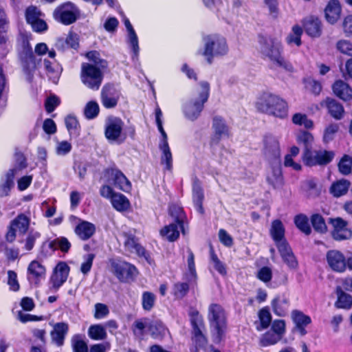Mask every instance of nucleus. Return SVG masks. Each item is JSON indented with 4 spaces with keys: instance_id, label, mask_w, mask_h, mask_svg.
Returning a JSON list of instances; mask_svg holds the SVG:
<instances>
[{
    "instance_id": "obj_15",
    "label": "nucleus",
    "mask_w": 352,
    "mask_h": 352,
    "mask_svg": "<svg viewBox=\"0 0 352 352\" xmlns=\"http://www.w3.org/2000/svg\"><path fill=\"white\" fill-rule=\"evenodd\" d=\"M331 223L333 226L332 236L335 240H345L351 236V232L347 228V223L342 219H331Z\"/></svg>"
},
{
    "instance_id": "obj_19",
    "label": "nucleus",
    "mask_w": 352,
    "mask_h": 352,
    "mask_svg": "<svg viewBox=\"0 0 352 352\" xmlns=\"http://www.w3.org/2000/svg\"><path fill=\"white\" fill-rule=\"evenodd\" d=\"M69 330V327L67 323L58 322L54 324V329L51 332V338L52 342L57 346H60L64 343L65 336Z\"/></svg>"
},
{
    "instance_id": "obj_61",
    "label": "nucleus",
    "mask_w": 352,
    "mask_h": 352,
    "mask_svg": "<svg viewBox=\"0 0 352 352\" xmlns=\"http://www.w3.org/2000/svg\"><path fill=\"white\" fill-rule=\"evenodd\" d=\"M60 100L55 95H50L45 100V107L47 113H52L59 105Z\"/></svg>"
},
{
    "instance_id": "obj_8",
    "label": "nucleus",
    "mask_w": 352,
    "mask_h": 352,
    "mask_svg": "<svg viewBox=\"0 0 352 352\" xmlns=\"http://www.w3.org/2000/svg\"><path fill=\"white\" fill-rule=\"evenodd\" d=\"M334 157L335 153L332 151L307 149L303 152L302 160L305 164L309 166H324L330 163Z\"/></svg>"
},
{
    "instance_id": "obj_13",
    "label": "nucleus",
    "mask_w": 352,
    "mask_h": 352,
    "mask_svg": "<svg viewBox=\"0 0 352 352\" xmlns=\"http://www.w3.org/2000/svg\"><path fill=\"white\" fill-rule=\"evenodd\" d=\"M119 93L113 85H106L101 91V102L102 105L107 109L115 107L118 101Z\"/></svg>"
},
{
    "instance_id": "obj_42",
    "label": "nucleus",
    "mask_w": 352,
    "mask_h": 352,
    "mask_svg": "<svg viewBox=\"0 0 352 352\" xmlns=\"http://www.w3.org/2000/svg\"><path fill=\"white\" fill-rule=\"evenodd\" d=\"M88 335L91 339L95 340H104L107 338L106 331L100 324L90 326L88 330Z\"/></svg>"
},
{
    "instance_id": "obj_5",
    "label": "nucleus",
    "mask_w": 352,
    "mask_h": 352,
    "mask_svg": "<svg viewBox=\"0 0 352 352\" xmlns=\"http://www.w3.org/2000/svg\"><path fill=\"white\" fill-rule=\"evenodd\" d=\"M204 50L200 54L206 57L209 63L214 56H223L228 52L226 39L219 34H210L203 38Z\"/></svg>"
},
{
    "instance_id": "obj_33",
    "label": "nucleus",
    "mask_w": 352,
    "mask_h": 352,
    "mask_svg": "<svg viewBox=\"0 0 352 352\" xmlns=\"http://www.w3.org/2000/svg\"><path fill=\"white\" fill-rule=\"evenodd\" d=\"M124 238V246L127 250L131 252H135L139 256H145L146 252L144 248L136 242V240L133 236L125 234Z\"/></svg>"
},
{
    "instance_id": "obj_49",
    "label": "nucleus",
    "mask_w": 352,
    "mask_h": 352,
    "mask_svg": "<svg viewBox=\"0 0 352 352\" xmlns=\"http://www.w3.org/2000/svg\"><path fill=\"white\" fill-rule=\"evenodd\" d=\"M311 221L312 226L316 231L320 233H324L327 231V227L323 217L321 215L318 214L312 215Z\"/></svg>"
},
{
    "instance_id": "obj_29",
    "label": "nucleus",
    "mask_w": 352,
    "mask_h": 352,
    "mask_svg": "<svg viewBox=\"0 0 352 352\" xmlns=\"http://www.w3.org/2000/svg\"><path fill=\"white\" fill-rule=\"evenodd\" d=\"M212 128L214 131V138L217 141L229 135V129L225 121L220 117H214L212 122Z\"/></svg>"
},
{
    "instance_id": "obj_38",
    "label": "nucleus",
    "mask_w": 352,
    "mask_h": 352,
    "mask_svg": "<svg viewBox=\"0 0 352 352\" xmlns=\"http://www.w3.org/2000/svg\"><path fill=\"white\" fill-rule=\"evenodd\" d=\"M338 300L336 306L338 308L350 309L352 305V297L349 294L344 293L340 287L336 289Z\"/></svg>"
},
{
    "instance_id": "obj_48",
    "label": "nucleus",
    "mask_w": 352,
    "mask_h": 352,
    "mask_svg": "<svg viewBox=\"0 0 352 352\" xmlns=\"http://www.w3.org/2000/svg\"><path fill=\"white\" fill-rule=\"evenodd\" d=\"M338 168L342 175H349L352 170V158L351 157L344 155L338 163Z\"/></svg>"
},
{
    "instance_id": "obj_3",
    "label": "nucleus",
    "mask_w": 352,
    "mask_h": 352,
    "mask_svg": "<svg viewBox=\"0 0 352 352\" xmlns=\"http://www.w3.org/2000/svg\"><path fill=\"white\" fill-rule=\"evenodd\" d=\"M260 52L265 56L268 57L276 65L284 68L287 71L292 70V65L286 61L280 55V43L270 37H259Z\"/></svg>"
},
{
    "instance_id": "obj_35",
    "label": "nucleus",
    "mask_w": 352,
    "mask_h": 352,
    "mask_svg": "<svg viewBox=\"0 0 352 352\" xmlns=\"http://www.w3.org/2000/svg\"><path fill=\"white\" fill-rule=\"evenodd\" d=\"M44 67L47 71L49 78L55 84L57 83L60 76V69L55 61L52 62L47 59L43 60Z\"/></svg>"
},
{
    "instance_id": "obj_39",
    "label": "nucleus",
    "mask_w": 352,
    "mask_h": 352,
    "mask_svg": "<svg viewBox=\"0 0 352 352\" xmlns=\"http://www.w3.org/2000/svg\"><path fill=\"white\" fill-rule=\"evenodd\" d=\"M49 246L52 250H60L63 252H67L71 248V243L65 237H58L50 241Z\"/></svg>"
},
{
    "instance_id": "obj_56",
    "label": "nucleus",
    "mask_w": 352,
    "mask_h": 352,
    "mask_svg": "<svg viewBox=\"0 0 352 352\" xmlns=\"http://www.w3.org/2000/svg\"><path fill=\"white\" fill-rule=\"evenodd\" d=\"M169 213L174 218L175 222L178 223V224H183L184 214L180 206L176 205L170 206Z\"/></svg>"
},
{
    "instance_id": "obj_9",
    "label": "nucleus",
    "mask_w": 352,
    "mask_h": 352,
    "mask_svg": "<svg viewBox=\"0 0 352 352\" xmlns=\"http://www.w3.org/2000/svg\"><path fill=\"white\" fill-rule=\"evenodd\" d=\"M53 15L56 21L67 25L77 20L80 15V10L75 4L67 2L57 7Z\"/></svg>"
},
{
    "instance_id": "obj_32",
    "label": "nucleus",
    "mask_w": 352,
    "mask_h": 352,
    "mask_svg": "<svg viewBox=\"0 0 352 352\" xmlns=\"http://www.w3.org/2000/svg\"><path fill=\"white\" fill-rule=\"evenodd\" d=\"M350 184V182L346 179L338 180L332 184L330 192L334 197H341L348 192Z\"/></svg>"
},
{
    "instance_id": "obj_18",
    "label": "nucleus",
    "mask_w": 352,
    "mask_h": 352,
    "mask_svg": "<svg viewBox=\"0 0 352 352\" xmlns=\"http://www.w3.org/2000/svg\"><path fill=\"white\" fill-rule=\"evenodd\" d=\"M110 178L112 184L119 189L128 192L131 189V183L125 175L119 170L111 169L109 172Z\"/></svg>"
},
{
    "instance_id": "obj_54",
    "label": "nucleus",
    "mask_w": 352,
    "mask_h": 352,
    "mask_svg": "<svg viewBox=\"0 0 352 352\" xmlns=\"http://www.w3.org/2000/svg\"><path fill=\"white\" fill-rule=\"evenodd\" d=\"M94 258L95 254H88L83 256V262L80 265V272L84 275H87L90 272Z\"/></svg>"
},
{
    "instance_id": "obj_37",
    "label": "nucleus",
    "mask_w": 352,
    "mask_h": 352,
    "mask_svg": "<svg viewBox=\"0 0 352 352\" xmlns=\"http://www.w3.org/2000/svg\"><path fill=\"white\" fill-rule=\"evenodd\" d=\"M111 202L113 207L118 211L126 210L130 205L126 197L120 193H116L112 195Z\"/></svg>"
},
{
    "instance_id": "obj_57",
    "label": "nucleus",
    "mask_w": 352,
    "mask_h": 352,
    "mask_svg": "<svg viewBox=\"0 0 352 352\" xmlns=\"http://www.w3.org/2000/svg\"><path fill=\"white\" fill-rule=\"evenodd\" d=\"M256 277L265 283H269L272 278V271L269 267H261L256 274Z\"/></svg>"
},
{
    "instance_id": "obj_60",
    "label": "nucleus",
    "mask_w": 352,
    "mask_h": 352,
    "mask_svg": "<svg viewBox=\"0 0 352 352\" xmlns=\"http://www.w3.org/2000/svg\"><path fill=\"white\" fill-rule=\"evenodd\" d=\"M189 290V285L186 283H178L174 285V295L177 298L184 297Z\"/></svg>"
},
{
    "instance_id": "obj_64",
    "label": "nucleus",
    "mask_w": 352,
    "mask_h": 352,
    "mask_svg": "<svg viewBox=\"0 0 352 352\" xmlns=\"http://www.w3.org/2000/svg\"><path fill=\"white\" fill-rule=\"evenodd\" d=\"M342 28L346 36H352V14L347 15L344 18Z\"/></svg>"
},
{
    "instance_id": "obj_26",
    "label": "nucleus",
    "mask_w": 352,
    "mask_h": 352,
    "mask_svg": "<svg viewBox=\"0 0 352 352\" xmlns=\"http://www.w3.org/2000/svg\"><path fill=\"white\" fill-rule=\"evenodd\" d=\"M274 313L278 316H285L289 309V300L285 296H277L272 302Z\"/></svg>"
},
{
    "instance_id": "obj_53",
    "label": "nucleus",
    "mask_w": 352,
    "mask_h": 352,
    "mask_svg": "<svg viewBox=\"0 0 352 352\" xmlns=\"http://www.w3.org/2000/svg\"><path fill=\"white\" fill-rule=\"evenodd\" d=\"M292 121L295 124L303 125L307 129H310L313 126V122L308 119L305 114H294L292 118Z\"/></svg>"
},
{
    "instance_id": "obj_12",
    "label": "nucleus",
    "mask_w": 352,
    "mask_h": 352,
    "mask_svg": "<svg viewBox=\"0 0 352 352\" xmlns=\"http://www.w3.org/2000/svg\"><path fill=\"white\" fill-rule=\"evenodd\" d=\"M70 268L65 262H59L54 269L50 278L52 287L57 290L67 279Z\"/></svg>"
},
{
    "instance_id": "obj_44",
    "label": "nucleus",
    "mask_w": 352,
    "mask_h": 352,
    "mask_svg": "<svg viewBox=\"0 0 352 352\" xmlns=\"http://www.w3.org/2000/svg\"><path fill=\"white\" fill-rule=\"evenodd\" d=\"M282 339L279 338L278 335H276L272 331H267L263 334L259 340V344L261 346H267L276 344Z\"/></svg>"
},
{
    "instance_id": "obj_31",
    "label": "nucleus",
    "mask_w": 352,
    "mask_h": 352,
    "mask_svg": "<svg viewBox=\"0 0 352 352\" xmlns=\"http://www.w3.org/2000/svg\"><path fill=\"white\" fill-rule=\"evenodd\" d=\"M270 234L276 243L285 241V228L283 223L278 220H274L272 223Z\"/></svg>"
},
{
    "instance_id": "obj_23",
    "label": "nucleus",
    "mask_w": 352,
    "mask_h": 352,
    "mask_svg": "<svg viewBox=\"0 0 352 352\" xmlns=\"http://www.w3.org/2000/svg\"><path fill=\"white\" fill-rule=\"evenodd\" d=\"M17 170V168L10 169L2 178L0 184V197L7 196L14 186V179Z\"/></svg>"
},
{
    "instance_id": "obj_6",
    "label": "nucleus",
    "mask_w": 352,
    "mask_h": 352,
    "mask_svg": "<svg viewBox=\"0 0 352 352\" xmlns=\"http://www.w3.org/2000/svg\"><path fill=\"white\" fill-rule=\"evenodd\" d=\"M103 70L91 63H84L81 65L80 79L88 88L98 90L103 79Z\"/></svg>"
},
{
    "instance_id": "obj_62",
    "label": "nucleus",
    "mask_w": 352,
    "mask_h": 352,
    "mask_svg": "<svg viewBox=\"0 0 352 352\" xmlns=\"http://www.w3.org/2000/svg\"><path fill=\"white\" fill-rule=\"evenodd\" d=\"M210 258L214 269L222 275L226 274L225 265L220 261L212 249L210 250Z\"/></svg>"
},
{
    "instance_id": "obj_51",
    "label": "nucleus",
    "mask_w": 352,
    "mask_h": 352,
    "mask_svg": "<svg viewBox=\"0 0 352 352\" xmlns=\"http://www.w3.org/2000/svg\"><path fill=\"white\" fill-rule=\"evenodd\" d=\"M99 110L98 104L95 101H90L86 104L84 113L87 118L93 119L98 116Z\"/></svg>"
},
{
    "instance_id": "obj_27",
    "label": "nucleus",
    "mask_w": 352,
    "mask_h": 352,
    "mask_svg": "<svg viewBox=\"0 0 352 352\" xmlns=\"http://www.w3.org/2000/svg\"><path fill=\"white\" fill-rule=\"evenodd\" d=\"M321 105H325L329 113L332 117L337 120L341 119L344 113V108L341 104L334 99L327 98L321 102Z\"/></svg>"
},
{
    "instance_id": "obj_59",
    "label": "nucleus",
    "mask_w": 352,
    "mask_h": 352,
    "mask_svg": "<svg viewBox=\"0 0 352 352\" xmlns=\"http://www.w3.org/2000/svg\"><path fill=\"white\" fill-rule=\"evenodd\" d=\"M272 331L283 338L285 333V322L283 320H275L272 324Z\"/></svg>"
},
{
    "instance_id": "obj_28",
    "label": "nucleus",
    "mask_w": 352,
    "mask_h": 352,
    "mask_svg": "<svg viewBox=\"0 0 352 352\" xmlns=\"http://www.w3.org/2000/svg\"><path fill=\"white\" fill-rule=\"evenodd\" d=\"M305 32L309 36L317 38L321 34L320 21L317 18L311 17L307 19L304 23Z\"/></svg>"
},
{
    "instance_id": "obj_36",
    "label": "nucleus",
    "mask_w": 352,
    "mask_h": 352,
    "mask_svg": "<svg viewBox=\"0 0 352 352\" xmlns=\"http://www.w3.org/2000/svg\"><path fill=\"white\" fill-rule=\"evenodd\" d=\"M162 151L161 163L165 164L166 169L171 170L173 168V156L168 144H159Z\"/></svg>"
},
{
    "instance_id": "obj_34",
    "label": "nucleus",
    "mask_w": 352,
    "mask_h": 352,
    "mask_svg": "<svg viewBox=\"0 0 352 352\" xmlns=\"http://www.w3.org/2000/svg\"><path fill=\"white\" fill-rule=\"evenodd\" d=\"M10 225H12V228H14L16 231H19V233L24 234L29 228L30 219L25 214H21L12 220Z\"/></svg>"
},
{
    "instance_id": "obj_43",
    "label": "nucleus",
    "mask_w": 352,
    "mask_h": 352,
    "mask_svg": "<svg viewBox=\"0 0 352 352\" xmlns=\"http://www.w3.org/2000/svg\"><path fill=\"white\" fill-rule=\"evenodd\" d=\"M148 327L151 336L155 338H162L166 334L167 331L166 327L160 321H154L151 322Z\"/></svg>"
},
{
    "instance_id": "obj_50",
    "label": "nucleus",
    "mask_w": 352,
    "mask_h": 352,
    "mask_svg": "<svg viewBox=\"0 0 352 352\" xmlns=\"http://www.w3.org/2000/svg\"><path fill=\"white\" fill-rule=\"evenodd\" d=\"M337 50L346 56L352 57V43L346 39L339 40L336 45Z\"/></svg>"
},
{
    "instance_id": "obj_20",
    "label": "nucleus",
    "mask_w": 352,
    "mask_h": 352,
    "mask_svg": "<svg viewBox=\"0 0 352 352\" xmlns=\"http://www.w3.org/2000/svg\"><path fill=\"white\" fill-rule=\"evenodd\" d=\"M265 153L267 155L278 157L280 154L278 138L272 135H267L264 140Z\"/></svg>"
},
{
    "instance_id": "obj_4",
    "label": "nucleus",
    "mask_w": 352,
    "mask_h": 352,
    "mask_svg": "<svg viewBox=\"0 0 352 352\" xmlns=\"http://www.w3.org/2000/svg\"><path fill=\"white\" fill-rule=\"evenodd\" d=\"M208 320L212 340L215 343H219L223 338L226 329L225 311L221 306L212 304L209 307Z\"/></svg>"
},
{
    "instance_id": "obj_17",
    "label": "nucleus",
    "mask_w": 352,
    "mask_h": 352,
    "mask_svg": "<svg viewBox=\"0 0 352 352\" xmlns=\"http://www.w3.org/2000/svg\"><path fill=\"white\" fill-rule=\"evenodd\" d=\"M342 8L338 0H330L324 8V16L328 23H336L340 17Z\"/></svg>"
},
{
    "instance_id": "obj_14",
    "label": "nucleus",
    "mask_w": 352,
    "mask_h": 352,
    "mask_svg": "<svg viewBox=\"0 0 352 352\" xmlns=\"http://www.w3.org/2000/svg\"><path fill=\"white\" fill-rule=\"evenodd\" d=\"M45 267L38 261H32L28 267V280L32 284L38 285L45 278Z\"/></svg>"
},
{
    "instance_id": "obj_46",
    "label": "nucleus",
    "mask_w": 352,
    "mask_h": 352,
    "mask_svg": "<svg viewBox=\"0 0 352 352\" xmlns=\"http://www.w3.org/2000/svg\"><path fill=\"white\" fill-rule=\"evenodd\" d=\"M86 57L93 62V65L101 69H106L107 67V62L104 59L100 58L99 52L97 51H91L86 54Z\"/></svg>"
},
{
    "instance_id": "obj_47",
    "label": "nucleus",
    "mask_w": 352,
    "mask_h": 352,
    "mask_svg": "<svg viewBox=\"0 0 352 352\" xmlns=\"http://www.w3.org/2000/svg\"><path fill=\"white\" fill-rule=\"evenodd\" d=\"M292 318L296 327L307 326L311 322V318L308 316L298 310L292 312Z\"/></svg>"
},
{
    "instance_id": "obj_52",
    "label": "nucleus",
    "mask_w": 352,
    "mask_h": 352,
    "mask_svg": "<svg viewBox=\"0 0 352 352\" xmlns=\"http://www.w3.org/2000/svg\"><path fill=\"white\" fill-rule=\"evenodd\" d=\"M297 140L299 144H302L305 146V150L310 149L314 141L313 135L307 131H302L299 133L297 137Z\"/></svg>"
},
{
    "instance_id": "obj_10",
    "label": "nucleus",
    "mask_w": 352,
    "mask_h": 352,
    "mask_svg": "<svg viewBox=\"0 0 352 352\" xmlns=\"http://www.w3.org/2000/svg\"><path fill=\"white\" fill-rule=\"evenodd\" d=\"M112 272L122 282L133 280L138 275L136 267L124 261L112 262Z\"/></svg>"
},
{
    "instance_id": "obj_30",
    "label": "nucleus",
    "mask_w": 352,
    "mask_h": 352,
    "mask_svg": "<svg viewBox=\"0 0 352 352\" xmlns=\"http://www.w3.org/2000/svg\"><path fill=\"white\" fill-rule=\"evenodd\" d=\"M203 190L198 182H195L192 186V199L195 206L201 214L204 213L202 202L204 200Z\"/></svg>"
},
{
    "instance_id": "obj_63",
    "label": "nucleus",
    "mask_w": 352,
    "mask_h": 352,
    "mask_svg": "<svg viewBox=\"0 0 352 352\" xmlns=\"http://www.w3.org/2000/svg\"><path fill=\"white\" fill-rule=\"evenodd\" d=\"M339 126L337 124H331L324 130L323 139L325 142L332 140L338 132Z\"/></svg>"
},
{
    "instance_id": "obj_58",
    "label": "nucleus",
    "mask_w": 352,
    "mask_h": 352,
    "mask_svg": "<svg viewBox=\"0 0 352 352\" xmlns=\"http://www.w3.org/2000/svg\"><path fill=\"white\" fill-rule=\"evenodd\" d=\"M155 300V297L153 294L148 292H144L142 295V307L144 309L151 310L154 305Z\"/></svg>"
},
{
    "instance_id": "obj_45",
    "label": "nucleus",
    "mask_w": 352,
    "mask_h": 352,
    "mask_svg": "<svg viewBox=\"0 0 352 352\" xmlns=\"http://www.w3.org/2000/svg\"><path fill=\"white\" fill-rule=\"evenodd\" d=\"M294 223L296 227L306 235H309L311 233V230L307 216L304 214H298L296 216Z\"/></svg>"
},
{
    "instance_id": "obj_16",
    "label": "nucleus",
    "mask_w": 352,
    "mask_h": 352,
    "mask_svg": "<svg viewBox=\"0 0 352 352\" xmlns=\"http://www.w3.org/2000/svg\"><path fill=\"white\" fill-rule=\"evenodd\" d=\"M327 260L329 267L334 271L342 272L346 268V259L338 250H330L327 253Z\"/></svg>"
},
{
    "instance_id": "obj_2",
    "label": "nucleus",
    "mask_w": 352,
    "mask_h": 352,
    "mask_svg": "<svg viewBox=\"0 0 352 352\" xmlns=\"http://www.w3.org/2000/svg\"><path fill=\"white\" fill-rule=\"evenodd\" d=\"M209 93V83L206 81L201 82L195 90L194 98L184 106L183 111L188 120L195 121L199 117L204 109V104L208 99Z\"/></svg>"
},
{
    "instance_id": "obj_22",
    "label": "nucleus",
    "mask_w": 352,
    "mask_h": 352,
    "mask_svg": "<svg viewBox=\"0 0 352 352\" xmlns=\"http://www.w3.org/2000/svg\"><path fill=\"white\" fill-rule=\"evenodd\" d=\"M96 231L95 226L88 221H82L75 228V233L82 240L86 241L90 239Z\"/></svg>"
},
{
    "instance_id": "obj_41",
    "label": "nucleus",
    "mask_w": 352,
    "mask_h": 352,
    "mask_svg": "<svg viewBox=\"0 0 352 352\" xmlns=\"http://www.w3.org/2000/svg\"><path fill=\"white\" fill-rule=\"evenodd\" d=\"M71 342L74 352H89L87 342L82 336L80 334L74 335Z\"/></svg>"
},
{
    "instance_id": "obj_11",
    "label": "nucleus",
    "mask_w": 352,
    "mask_h": 352,
    "mask_svg": "<svg viewBox=\"0 0 352 352\" xmlns=\"http://www.w3.org/2000/svg\"><path fill=\"white\" fill-rule=\"evenodd\" d=\"M43 14L36 6H30L25 11V19L27 22L31 25L32 29L37 32H43L47 30V25L42 19Z\"/></svg>"
},
{
    "instance_id": "obj_24",
    "label": "nucleus",
    "mask_w": 352,
    "mask_h": 352,
    "mask_svg": "<svg viewBox=\"0 0 352 352\" xmlns=\"http://www.w3.org/2000/svg\"><path fill=\"white\" fill-rule=\"evenodd\" d=\"M179 228L183 230V224H178L177 222L170 223L160 230V234L169 241H175L179 236ZM182 232L184 234V230Z\"/></svg>"
},
{
    "instance_id": "obj_7",
    "label": "nucleus",
    "mask_w": 352,
    "mask_h": 352,
    "mask_svg": "<svg viewBox=\"0 0 352 352\" xmlns=\"http://www.w3.org/2000/svg\"><path fill=\"white\" fill-rule=\"evenodd\" d=\"M123 126L124 122L120 118L114 116L108 117L105 121L106 138L109 142L122 143L126 139V135L122 132Z\"/></svg>"
},
{
    "instance_id": "obj_25",
    "label": "nucleus",
    "mask_w": 352,
    "mask_h": 352,
    "mask_svg": "<svg viewBox=\"0 0 352 352\" xmlns=\"http://www.w3.org/2000/svg\"><path fill=\"white\" fill-rule=\"evenodd\" d=\"M333 93L340 99L347 101L352 98V89L344 81L339 80L333 85Z\"/></svg>"
},
{
    "instance_id": "obj_1",
    "label": "nucleus",
    "mask_w": 352,
    "mask_h": 352,
    "mask_svg": "<svg viewBox=\"0 0 352 352\" xmlns=\"http://www.w3.org/2000/svg\"><path fill=\"white\" fill-rule=\"evenodd\" d=\"M256 108L261 112L279 118L287 116V102L278 95L263 92L256 102Z\"/></svg>"
},
{
    "instance_id": "obj_55",
    "label": "nucleus",
    "mask_w": 352,
    "mask_h": 352,
    "mask_svg": "<svg viewBox=\"0 0 352 352\" xmlns=\"http://www.w3.org/2000/svg\"><path fill=\"white\" fill-rule=\"evenodd\" d=\"M258 317L261 322V327H257V329L261 331L263 329L268 327L271 322V314L270 311L266 309H262L258 313Z\"/></svg>"
},
{
    "instance_id": "obj_21",
    "label": "nucleus",
    "mask_w": 352,
    "mask_h": 352,
    "mask_svg": "<svg viewBox=\"0 0 352 352\" xmlns=\"http://www.w3.org/2000/svg\"><path fill=\"white\" fill-rule=\"evenodd\" d=\"M124 23L128 32L129 43L133 52V59H138L140 50L138 36L127 18L124 19Z\"/></svg>"
},
{
    "instance_id": "obj_40",
    "label": "nucleus",
    "mask_w": 352,
    "mask_h": 352,
    "mask_svg": "<svg viewBox=\"0 0 352 352\" xmlns=\"http://www.w3.org/2000/svg\"><path fill=\"white\" fill-rule=\"evenodd\" d=\"M302 29L298 25H294L292 32L286 38V41L289 45L295 44L297 46L301 45V36Z\"/></svg>"
}]
</instances>
